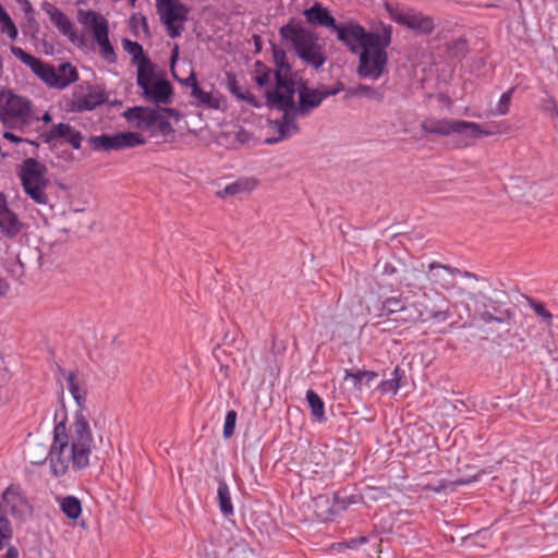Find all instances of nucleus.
<instances>
[{
  "mask_svg": "<svg viewBox=\"0 0 558 558\" xmlns=\"http://www.w3.org/2000/svg\"><path fill=\"white\" fill-rule=\"evenodd\" d=\"M95 448L88 414L76 410L69 423L60 421L53 428V440L49 448L51 474L64 476L70 469L81 471L89 465Z\"/></svg>",
  "mask_w": 558,
  "mask_h": 558,
  "instance_id": "1",
  "label": "nucleus"
},
{
  "mask_svg": "<svg viewBox=\"0 0 558 558\" xmlns=\"http://www.w3.org/2000/svg\"><path fill=\"white\" fill-rule=\"evenodd\" d=\"M390 25L381 24L380 32H367L356 22L339 29L341 40L353 53H359L356 73L361 78L378 81L388 65L387 48L391 43Z\"/></svg>",
  "mask_w": 558,
  "mask_h": 558,
  "instance_id": "2",
  "label": "nucleus"
},
{
  "mask_svg": "<svg viewBox=\"0 0 558 558\" xmlns=\"http://www.w3.org/2000/svg\"><path fill=\"white\" fill-rule=\"evenodd\" d=\"M276 70L272 72L260 62L255 64V82L258 86H267L275 78V86L265 90V98L272 105L280 107L291 106L292 96L295 95L296 75L286 61V53L282 50L274 51Z\"/></svg>",
  "mask_w": 558,
  "mask_h": 558,
  "instance_id": "3",
  "label": "nucleus"
},
{
  "mask_svg": "<svg viewBox=\"0 0 558 558\" xmlns=\"http://www.w3.org/2000/svg\"><path fill=\"white\" fill-rule=\"evenodd\" d=\"M10 50L14 57L27 65L49 87L64 89L78 78L76 69L69 62L61 63L56 68L25 52L20 47L11 46Z\"/></svg>",
  "mask_w": 558,
  "mask_h": 558,
  "instance_id": "4",
  "label": "nucleus"
},
{
  "mask_svg": "<svg viewBox=\"0 0 558 558\" xmlns=\"http://www.w3.org/2000/svg\"><path fill=\"white\" fill-rule=\"evenodd\" d=\"M280 36L286 44L291 45L298 57L315 69L325 61L323 48L316 36L304 28L300 22L291 21L280 28Z\"/></svg>",
  "mask_w": 558,
  "mask_h": 558,
  "instance_id": "5",
  "label": "nucleus"
},
{
  "mask_svg": "<svg viewBox=\"0 0 558 558\" xmlns=\"http://www.w3.org/2000/svg\"><path fill=\"white\" fill-rule=\"evenodd\" d=\"M0 121L7 128L24 129L39 121L33 102L12 89L0 90Z\"/></svg>",
  "mask_w": 558,
  "mask_h": 558,
  "instance_id": "6",
  "label": "nucleus"
},
{
  "mask_svg": "<svg viewBox=\"0 0 558 558\" xmlns=\"http://www.w3.org/2000/svg\"><path fill=\"white\" fill-rule=\"evenodd\" d=\"M17 177L24 193L37 205H49L50 186L47 167L34 158H26L19 167Z\"/></svg>",
  "mask_w": 558,
  "mask_h": 558,
  "instance_id": "7",
  "label": "nucleus"
},
{
  "mask_svg": "<svg viewBox=\"0 0 558 558\" xmlns=\"http://www.w3.org/2000/svg\"><path fill=\"white\" fill-rule=\"evenodd\" d=\"M422 130L425 133L444 136L457 134L461 137L459 147H469L474 140L495 134L493 131L484 130L476 122L454 119H427L422 122Z\"/></svg>",
  "mask_w": 558,
  "mask_h": 558,
  "instance_id": "8",
  "label": "nucleus"
},
{
  "mask_svg": "<svg viewBox=\"0 0 558 558\" xmlns=\"http://www.w3.org/2000/svg\"><path fill=\"white\" fill-rule=\"evenodd\" d=\"M78 22L93 35L99 46L100 56L108 62L116 60V53L109 40L107 19L98 12L88 10L78 12Z\"/></svg>",
  "mask_w": 558,
  "mask_h": 558,
  "instance_id": "9",
  "label": "nucleus"
},
{
  "mask_svg": "<svg viewBox=\"0 0 558 558\" xmlns=\"http://www.w3.org/2000/svg\"><path fill=\"white\" fill-rule=\"evenodd\" d=\"M385 9L391 21L422 35H429L435 28L433 17L414 9H404L385 2Z\"/></svg>",
  "mask_w": 558,
  "mask_h": 558,
  "instance_id": "10",
  "label": "nucleus"
},
{
  "mask_svg": "<svg viewBox=\"0 0 558 558\" xmlns=\"http://www.w3.org/2000/svg\"><path fill=\"white\" fill-rule=\"evenodd\" d=\"M105 93L89 83L76 85L71 97L66 100L65 109L68 112H83L94 110L106 101Z\"/></svg>",
  "mask_w": 558,
  "mask_h": 558,
  "instance_id": "11",
  "label": "nucleus"
},
{
  "mask_svg": "<svg viewBox=\"0 0 558 558\" xmlns=\"http://www.w3.org/2000/svg\"><path fill=\"white\" fill-rule=\"evenodd\" d=\"M156 5L168 35L179 37L184 29L189 9L180 0H156Z\"/></svg>",
  "mask_w": 558,
  "mask_h": 558,
  "instance_id": "12",
  "label": "nucleus"
},
{
  "mask_svg": "<svg viewBox=\"0 0 558 558\" xmlns=\"http://www.w3.org/2000/svg\"><path fill=\"white\" fill-rule=\"evenodd\" d=\"M442 305H428L424 302H416L412 305H409V314L402 317V320L416 323V322H436L444 323L451 317V312L449 306L447 305V300L441 298Z\"/></svg>",
  "mask_w": 558,
  "mask_h": 558,
  "instance_id": "13",
  "label": "nucleus"
},
{
  "mask_svg": "<svg viewBox=\"0 0 558 558\" xmlns=\"http://www.w3.org/2000/svg\"><path fill=\"white\" fill-rule=\"evenodd\" d=\"M25 229V223L9 206L7 196L0 193V233L7 239L19 236Z\"/></svg>",
  "mask_w": 558,
  "mask_h": 558,
  "instance_id": "14",
  "label": "nucleus"
},
{
  "mask_svg": "<svg viewBox=\"0 0 558 558\" xmlns=\"http://www.w3.org/2000/svg\"><path fill=\"white\" fill-rule=\"evenodd\" d=\"M337 92L338 90H331L325 87L307 88L301 80L296 78L295 94H299V106H296V109L300 113H306L318 107L326 97L335 95Z\"/></svg>",
  "mask_w": 558,
  "mask_h": 558,
  "instance_id": "15",
  "label": "nucleus"
},
{
  "mask_svg": "<svg viewBox=\"0 0 558 558\" xmlns=\"http://www.w3.org/2000/svg\"><path fill=\"white\" fill-rule=\"evenodd\" d=\"M266 105L271 108H277V109L283 111L282 119L280 121L275 122V126L279 131V136L274 140L268 138L267 143H269V144L277 143L281 140H284V138H288V137L294 135L299 131V128H298V124L295 121V116L298 113H300V111L296 109V105L294 102V96H292V105L291 106L280 107L277 105H272L268 101L267 98H266Z\"/></svg>",
  "mask_w": 558,
  "mask_h": 558,
  "instance_id": "16",
  "label": "nucleus"
},
{
  "mask_svg": "<svg viewBox=\"0 0 558 558\" xmlns=\"http://www.w3.org/2000/svg\"><path fill=\"white\" fill-rule=\"evenodd\" d=\"M458 274H460L459 269L450 268L438 263H430L426 271L430 284L444 290H451L456 287Z\"/></svg>",
  "mask_w": 558,
  "mask_h": 558,
  "instance_id": "17",
  "label": "nucleus"
},
{
  "mask_svg": "<svg viewBox=\"0 0 558 558\" xmlns=\"http://www.w3.org/2000/svg\"><path fill=\"white\" fill-rule=\"evenodd\" d=\"M124 118L133 128L147 132L150 135L154 120L160 118V110L134 107L124 112Z\"/></svg>",
  "mask_w": 558,
  "mask_h": 558,
  "instance_id": "18",
  "label": "nucleus"
},
{
  "mask_svg": "<svg viewBox=\"0 0 558 558\" xmlns=\"http://www.w3.org/2000/svg\"><path fill=\"white\" fill-rule=\"evenodd\" d=\"M62 140L70 144L74 149H78L82 144L81 133L68 123L54 124L46 134L45 141L51 142Z\"/></svg>",
  "mask_w": 558,
  "mask_h": 558,
  "instance_id": "19",
  "label": "nucleus"
},
{
  "mask_svg": "<svg viewBox=\"0 0 558 558\" xmlns=\"http://www.w3.org/2000/svg\"><path fill=\"white\" fill-rule=\"evenodd\" d=\"M304 16L310 24L332 28L337 33L338 38L339 29L348 27V23L344 25H338L336 20L330 15L329 11L323 8L318 2H316L310 9H306L304 11Z\"/></svg>",
  "mask_w": 558,
  "mask_h": 558,
  "instance_id": "20",
  "label": "nucleus"
},
{
  "mask_svg": "<svg viewBox=\"0 0 558 558\" xmlns=\"http://www.w3.org/2000/svg\"><path fill=\"white\" fill-rule=\"evenodd\" d=\"M143 94L151 102L168 105L171 102L172 87L168 81L157 78L147 89L143 90Z\"/></svg>",
  "mask_w": 558,
  "mask_h": 558,
  "instance_id": "21",
  "label": "nucleus"
},
{
  "mask_svg": "<svg viewBox=\"0 0 558 558\" xmlns=\"http://www.w3.org/2000/svg\"><path fill=\"white\" fill-rule=\"evenodd\" d=\"M2 507L14 515H21L27 510L28 505L17 488L11 486L2 494Z\"/></svg>",
  "mask_w": 558,
  "mask_h": 558,
  "instance_id": "22",
  "label": "nucleus"
},
{
  "mask_svg": "<svg viewBox=\"0 0 558 558\" xmlns=\"http://www.w3.org/2000/svg\"><path fill=\"white\" fill-rule=\"evenodd\" d=\"M65 380L68 390L78 407L77 410H83L87 413L85 408L87 390L84 380L78 378L74 372H70L66 375Z\"/></svg>",
  "mask_w": 558,
  "mask_h": 558,
  "instance_id": "23",
  "label": "nucleus"
},
{
  "mask_svg": "<svg viewBox=\"0 0 558 558\" xmlns=\"http://www.w3.org/2000/svg\"><path fill=\"white\" fill-rule=\"evenodd\" d=\"M193 98H195L201 105L207 108L218 110L223 104V97L219 93L203 90L199 85H194L191 92Z\"/></svg>",
  "mask_w": 558,
  "mask_h": 558,
  "instance_id": "24",
  "label": "nucleus"
},
{
  "mask_svg": "<svg viewBox=\"0 0 558 558\" xmlns=\"http://www.w3.org/2000/svg\"><path fill=\"white\" fill-rule=\"evenodd\" d=\"M257 186V181L254 178H241L232 183L225 186L222 191L218 193L220 197L238 195L242 193H248Z\"/></svg>",
  "mask_w": 558,
  "mask_h": 558,
  "instance_id": "25",
  "label": "nucleus"
},
{
  "mask_svg": "<svg viewBox=\"0 0 558 558\" xmlns=\"http://www.w3.org/2000/svg\"><path fill=\"white\" fill-rule=\"evenodd\" d=\"M50 21L52 24L62 33L64 36L69 37L71 40L75 38V29L71 20L59 9H52L49 12Z\"/></svg>",
  "mask_w": 558,
  "mask_h": 558,
  "instance_id": "26",
  "label": "nucleus"
},
{
  "mask_svg": "<svg viewBox=\"0 0 558 558\" xmlns=\"http://www.w3.org/2000/svg\"><path fill=\"white\" fill-rule=\"evenodd\" d=\"M90 144L97 150H121L119 133L94 136L90 138Z\"/></svg>",
  "mask_w": 558,
  "mask_h": 558,
  "instance_id": "27",
  "label": "nucleus"
},
{
  "mask_svg": "<svg viewBox=\"0 0 558 558\" xmlns=\"http://www.w3.org/2000/svg\"><path fill=\"white\" fill-rule=\"evenodd\" d=\"M25 458L33 465H40L49 458V449L37 442H29L25 449Z\"/></svg>",
  "mask_w": 558,
  "mask_h": 558,
  "instance_id": "28",
  "label": "nucleus"
},
{
  "mask_svg": "<svg viewBox=\"0 0 558 558\" xmlns=\"http://www.w3.org/2000/svg\"><path fill=\"white\" fill-rule=\"evenodd\" d=\"M378 377V374L374 371H349L345 369L344 380H351L356 389L369 386Z\"/></svg>",
  "mask_w": 558,
  "mask_h": 558,
  "instance_id": "29",
  "label": "nucleus"
},
{
  "mask_svg": "<svg viewBox=\"0 0 558 558\" xmlns=\"http://www.w3.org/2000/svg\"><path fill=\"white\" fill-rule=\"evenodd\" d=\"M61 511L71 520H76L82 514V505L78 498L65 496L58 499Z\"/></svg>",
  "mask_w": 558,
  "mask_h": 558,
  "instance_id": "30",
  "label": "nucleus"
},
{
  "mask_svg": "<svg viewBox=\"0 0 558 558\" xmlns=\"http://www.w3.org/2000/svg\"><path fill=\"white\" fill-rule=\"evenodd\" d=\"M156 80L157 77L155 76L149 62L146 59L140 61L137 65V85L144 90L147 89Z\"/></svg>",
  "mask_w": 558,
  "mask_h": 558,
  "instance_id": "31",
  "label": "nucleus"
},
{
  "mask_svg": "<svg viewBox=\"0 0 558 558\" xmlns=\"http://www.w3.org/2000/svg\"><path fill=\"white\" fill-rule=\"evenodd\" d=\"M306 401L311 409L312 415L318 422H325V402L324 400L312 389L306 391Z\"/></svg>",
  "mask_w": 558,
  "mask_h": 558,
  "instance_id": "32",
  "label": "nucleus"
},
{
  "mask_svg": "<svg viewBox=\"0 0 558 558\" xmlns=\"http://www.w3.org/2000/svg\"><path fill=\"white\" fill-rule=\"evenodd\" d=\"M218 504L220 511L225 515L233 514V505L231 500V493L228 484L225 481H220L217 489Z\"/></svg>",
  "mask_w": 558,
  "mask_h": 558,
  "instance_id": "33",
  "label": "nucleus"
},
{
  "mask_svg": "<svg viewBox=\"0 0 558 558\" xmlns=\"http://www.w3.org/2000/svg\"><path fill=\"white\" fill-rule=\"evenodd\" d=\"M156 110H160V118L154 120L153 131L150 136H157L158 134L167 135L172 132V126L169 121L166 120L167 116H171L173 113L172 109H161L157 108Z\"/></svg>",
  "mask_w": 558,
  "mask_h": 558,
  "instance_id": "34",
  "label": "nucleus"
},
{
  "mask_svg": "<svg viewBox=\"0 0 558 558\" xmlns=\"http://www.w3.org/2000/svg\"><path fill=\"white\" fill-rule=\"evenodd\" d=\"M0 27L1 32L4 33L11 40H15L19 35L17 27L15 26L14 22L3 8V5L0 3Z\"/></svg>",
  "mask_w": 558,
  "mask_h": 558,
  "instance_id": "35",
  "label": "nucleus"
},
{
  "mask_svg": "<svg viewBox=\"0 0 558 558\" xmlns=\"http://www.w3.org/2000/svg\"><path fill=\"white\" fill-rule=\"evenodd\" d=\"M409 306H405L403 301L397 296H390L383 301L381 311L385 315L402 312L407 316L409 314Z\"/></svg>",
  "mask_w": 558,
  "mask_h": 558,
  "instance_id": "36",
  "label": "nucleus"
},
{
  "mask_svg": "<svg viewBox=\"0 0 558 558\" xmlns=\"http://www.w3.org/2000/svg\"><path fill=\"white\" fill-rule=\"evenodd\" d=\"M119 137L121 149L133 148L146 143L145 137L140 132H121L119 133Z\"/></svg>",
  "mask_w": 558,
  "mask_h": 558,
  "instance_id": "37",
  "label": "nucleus"
},
{
  "mask_svg": "<svg viewBox=\"0 0 558 558\" xmlns=\"http://www.w3.org/2000/svg\"><path fill=\"white\" fill-rule=\"evenodd\" d=\"M400 389V371L399 367H396L392 372V378L384 380L379 385V390L381 393L391 392L396 395Z\"/></svg>",
  "mask_w": 558,
  "mask_h": 558,
  "instance_id": "38",
  "label": "nucleus"
},
{
  "mask_svg": "<svg viewBox=\"0 0 558 558\" xmlns=\"http://www.w3.org/2000/svg\"><path fill=\"white\" fill-rule=\"evenodd\" d=\"M352 95L365 96L369 99H375L377 101H381L384 98V95L381 92H379L378 89H376L372 86L365 85V84L357 85L352 90Z\"/></svg>",
  "mask_w": 558,
  "mask_h": 558,
  "instance_id": "39",
  "label": "nucleus"
},
{
  "mask_svg": "<svg viewBox=\"0 0 558 558\" xmlns=\"http://www.w3.org/2000/svg\"><path fill=\"white\" fill-rule=\"evenodd\" d=\"M12 536V530L9 520L0 512V550H2Z\"/></svg>",
  "mask_w": 558,
  "mask_h": 558,
  "instance_id": "40",
  "label": "nucleus"
},
{
  "mask_svg": "<svg viewBox=\"0 0 558 558\" xmlns=\"http://www.w3.org/2000/svg\"><path fill=\"white\" fill-rule=\"evenodd\" d=\"M238 414L234 410H230L227 412L223 424V437L230 438L235 429Z\"/></svg>",
  "mask_w": 558,
  "mask_h": 558,
  "instance_id": "41",
  "label": "nucleus"
},
{
  "mask_svg": "<svg viewBox=\"0 0 558 558\" xmlns=\"http://www.w3.org/2000/svg\"><path fill=\"white\" fill-rule=\"evenodd\" d=\"M511 99H512V89L507 90L506 93H504L500 96L499 101L496 107V111L498 114L504 116V114L508 113V111L510 109V105H511Z\"/></svg>",
  "mask_w": 558,
  "mask_h": 558,
  "instance_id": "42",
  "label": "nucleus"
},
{
  "mask_svg": "<svg viewBox=\"0 0 558 558\" xmlns=\"http://www.w3.org/2000/svg\"><path fill=\"white\" fill-rule=\"evenodd\" d=\"M123 46L125 50L133 56L134 60L141 59L140 61H142L145 59L143 56V47L138 43L124 40Z\"/></svg>",
  "mask_w": 558,
  "mask_h": 558,
  "instance_id": "43",
  "label": "nucleus"
},
{
  "mask_svg": "<svg viewBox=\"0 0 558 558\" xmlns=\"http://www.w3.org/2000/svg\"><path fill=\"white\" fill-rule=\"evenodd\" d=\"M531 307L533 308L534 313L547 325L551 324L553 315L541 303L532 302Z\"/></svg>",
  "mask_w": 558,
  "mask_h": 558,
  "instance_id": "44",
  "label": "nucleus"
},
{
  "mask_svg": "<svg viewBox=\"0 0 558 558\" xmlns=\"http://www.w3.org/2000/svg\"><path fill=\"white\" fill-rule=\"evenodd\" d=\"M228 89L229 92L236 98V99H240L241 97H243V94L245 90H243L239 84H238V81L234 76L232 75H229L228 76Z\"/></svg>",
  "mask_w": 558,
  "mask_h": 558,
  "instance_id": "45",
  "label": "nucleus"
},
{
  "mask_svg": "<svg viewBox=\"0 0 558 558\" xmlns=\"http://www.w3.org/2000/svg\"><path fill=\"white\" fill-rule=\"evenodd\" d=\"M239 100L246 101L248 105H251L254 108H260L262 101L257 99L253 94H251L248 90H245L243 94V97H241Z\"/></svg>",
  "mask_w": 558,
  "mask_h": 558,
  "instance_id": "46",
  "label": "nucleus"
},
{
  "mask_svg": "<svg viewBox=\"0 0 558 558\" xmlns=\"http://www.w3.org/2000/svg\"><path fill=\"white\" fill-rule=\"evenodd\" d=\"M3 137L8 141H10L11 143H14V144H19L21 142H23L24 140L22 137H19L17 135L13 134L12 132H9V131H5L3 133Z\"/></svg>",
  "mask_w": 558,
  "mask_h": 558,
  "instance_id": "47",
  "label": "nucleus"
},
{
  "mask_svg": "<svg viewBox=\"0 0 558 558\" xmlns=\"http://www.w3.org/2000/svg\"><path fill=\"white\" fill-rule=\"evenodd\" d=\"M183 84L191 87V92L193 90V86L194 85H198L197 83V80L195 77V74L193 72H191L190 76L186 77L184 81H183Z\"/></svg>",
  "mask_w": 558,
  "mask_h": 558,
  "instance_id": "48",
  "label": "nucleus"
},
{
  "mask_svg": "<svg viewBox=\"0 0 558 558\" xmlns=\"http://www.w3.org/2000/svg\"><path fill=\"white\" fill-rule=\"evenodd\" d=\"M9 283L3 278H0V298L4 296L9 291Z\"/></svg>",
  "mask_w": 558,
  "mask_h": 558,
  "instance_id": "49",
  "label": "nucleus"
},
{
  "mask_svg": "<svg viewBox=\"0 0 558 558\" xmlns=\"http://www.w3.org/2000/svg\"><path fill=\"white\" fill-rule=\"evenodd\" d=\"M365 542H366V538H365V537H360V538H357V539H352V541H350V542H348V543H347V547H349V548H354V547H356V545H359V544H363V543H365Z\"/></svg>",
  "mask_w": 558,
  "mask_h": 558,
  "instance_id": "50",
  "label": "nucleus"
},
{
  "mask_svg": "<svg viewBox=\"0 0 558 558\" xmlns=\"http://www.w3.org/2000/svg\"><path fill=\"white\" fill-rule=\"evenodd\" d=\"M179 58V48L178 46H175L172 50V53H171V58H170V61H171V69L173 70V66H174V63L177 61V59Z\"/></svg>",
  "mask_w": 558,
  "mask_h": 558,
  "instance_id": "51",
  "label": "nucleus"
},
{
  "mask_svg": "<svg viewBox=\"0 0 558 558\" xmlns=\"http://www.w3.org/2000/svg\"><path fill=\"white\" fill-rule=\"evenodd\" d=\"M4 558H19V553H17V550L15 548L10 547L7 550Z\"/></svg>",
  "mask_w": 558,
  "mask_h": 558,
  "instance_id": "52",
  "label": "nucleus"
},
{
  "mask_svg": "<svg viewBox=\"0 0 558 558\" xmlns=\"http://www.w3.org/2000/svg\"><path fill=\"white\" fill-rule=\"evenodd\" d=\"M39 120H41L45 123H50L52 120V117L48 111H46L41 117H39Z\"/></svg>",
  "mask_w": 558,
  "mask_h": 558,
  "instance_id": "53",
  "label": "nucleus"
},
{
  "mask_svg": "<svg viewBox=\"0 0 558 558\" xmlns=\"http://www.w3.org/2000/svg\"><path fill=\"white\" fill-rule=\"evenodd\" d=\"M459 275H461V276H463L465 278H476L474 274L469 272V271H463V272L460 271Z\"/></svg>",
  "mask_w": 558,
  "mask_h": 558,
  "instance_id": "54",
  "label": "nucleus"
},
{
  "mask_svg": "<svg viewBox=\"0 0 558 558\" xmlns=\"http://www.w3.org/2000/svg\"><path fill=\"white\" fill-rule=\"evenodd\" d=\"M423 299H424V300H428V294L424 292V293H423Z\"/></svg>",
  "mask_w": 558,
  "mask_h": 558,
  "instance_id": "55",
  "label": "nucleus"
}]
</instances>
